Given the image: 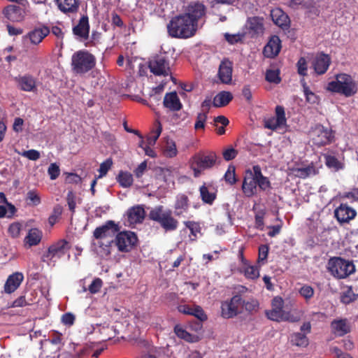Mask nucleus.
<instances>
[{
  "instance_id": "nucleus-35",
  "label": "nucleus",
  "mask_w": 358,
  "mask_h": 358,
  "mask_svg": "<svg viewBox=\"0 0 358 358\" xmlns=\"http://www.w3.org/2000/svg\"><path fill=\"white\" fill-rule=\"evenodd\" d=\"M42 232L36 228L31 229L24 238V242L30 247L37 245L41 241Z\"/></svg>"
},
{
  "instance_id": "nucleus-46",
  "label": "nucleus",
  "mask_w": 358,
  "mask_h": 358,
  "mask_svg": "<svg viewBox=\"0 0 358 358\" xmlns=\"http://www.w3.org/2000/svg\"><path fill=\"white\" fill-rule=\"evenodd\" d=\"M157 126L156 129L155 131H152L150 136H148L147 138V143L149 145H154L162 133V127L161 123L159 121H157Z\"/></svg>"
},
{
  "instance_id": "nucleus-55",
  "label": "nucleus",
  "mask_w": 358,
  "mask_h": 358,
  "mask_svg": "<svg viewBox=\"0 0 358 358\" xmlns=\"http://www.w3.org/2000/svg\"><path fill=\"white\" fill-rule=\"evenodd\" d=\"M297 72L300 76H305L307 75V62L304 57H300L296 63Z\"/></svg>"
},
{
  "instance_id": "nucleus-56",
  "label": "nucleus",
  "mask_w": 358,
  "mask_h": 358,
  "mask_svg": "<svg viewBox=\"0 0 358 358\" xmlns=\"http://www.w3.org/2000/svg\"><path fill=\"white\" fill-rule=\"evenodd\" d=\"M113 164V162L111 159H107L106 161L102 162L100 164L99 172V176L98 178H101L106 175L109 169H110L111 166Z\"/></svg>"
},
{
  "instance_id": "nucleus-10",
  "label": "nucleus",
  "mask_w": 358,
  "mask_h": 358,
  "mask_svg": "<svg viewBox=\"0 0 358 358\" xmlns=\"http://www.w3.org/2000/svg\"><path fill=\"white\" fill-rule=\"evenodd\" d=\"M70 248L71 245L67 241L60 239L49 246L47 252L43 255V261L48 264L55 263L57 260L64 257Z\"/></svg>"
},
{
  "instance_id": "nucleus-53",
  "label": "nucleus",
  "mask_w": 358,
  "mask_h": 358,
  "mask_svg": "<svg viewBox=\"0 0 358 358\" xmlns=\"http://www.w3.org/2000/svg\"><path fill=\"white\" fill-rule=\"evenodd\" d=\"M242 304H241V310L243 308L248 312H252L256 310L258 308L259 303L257 300L252 299L250 301H245L242 299Z\"/></svg>"
},
{
  "instance_id": "nucleus-29",
  "label": "nucleus",
  "mask_w": 358,
  "mask_h": 358,
  "mask_svg": "<svg viewBox=\"0 0 358 358\" xmlns=\"http://www.w3.org/2000/svg\"><path fill=\"white\" fill-rule=\"evenodd\" d=\"M189 199L185 194H178L174 203L175 215L181 216L184 213L187 212L189 209Z\"/></svg>"
},
{
  "instance_id": "nucleus-48",
  "label": "nucleus",
  "mask_w": 358,
  "mask_h": 358,
  "mask_svg": "<svg viewBox=\"0 0 358 358\" xmlns=\"http://www.w3.org/2000/svg\"><path fill=\"white\" fill-rule=\"evenodd\" d=\"M269 251V247L267 245H261L259 247V254L257 262L259 264L264 265L266 262Z\"/></svg>"
},
{
  "instance_id": "nucleus-25",
  "label": "nucleus",
  "mask_w": 358,
  "mask_h": 358,
  "mask_svg": "<svg viewBox=\"0 0 358 358\" xmlns=\"http://www.w3.org/2000/svg\"><path fill=\"white\" fill-rule=\"evenodd\" d=\"M127 215L130 224H138L144 220L145 212L142 206L136 205L128 209Z\"/></svg>"
},
{
  "instance_id": "nucleus-47",
  "label": "nucleus",
  "mask_w": 358,
  "mask_h": 358,
  "mask_svg": "<svg viewBox=\"0 0 358 358\" xmlns=\"http://www.w3.org/2000/svg\"><path fill=\"white\" fill-rule=\"evenodd\" d=\"M284 313L283 310L272 308L271 310L266 311V315L271 320L280 322Z\"/></svg>"
},
{
  "instance_id": "nucleus-11",
  "label": "nucleus",
  "mask_w": 358,
  "mask_h": 358,
  "mask_svg": "<svg viewBox=\"0 0 358 358\" xmlns=\"http://www.w3.org/2000/svg\"><path fill=\"white\" fill-rule=\"evenodd\" d=\"M29 1L23 4H10L4 7L2 13L10 22H21L29 13Z\"/></svg>"
},
{
  "instance_id": "nucleus-14",
  "label": "nucleus",
  "mask_w": 358,
  "mask_h": 358,
  "mask_svg": "<svg viewBox=\"0 0 358 358\" xmlns=\"http://www.w3.org/2000/svg\"><path fill=\"white\" fill-rule=\"evenodd\" d=\"M137 236L132 231H118L114 238V243L120 252H128L136 245Z\"/></svg>"
},
{
  "instance_id": "nucleus-23",
  "label": "nucleus",
  "mask_w": 358,
  "mask_h": 358,
  "mask_svg": "<svg viewBox=\"0 0 358 358\" xmlns=\"http://www.w3.org/2000/svg\"><path fill=\"white\" fill-rule=\"evenodd\" d=\"M281 47L280 38L276 35L272 36L264 48V54L266 57H275L279 54Z\"/></svg>"
},
{
  "instance_id": "nucleus-52",
  "label": "nucleus",
  "mask_w": 358,
  "mask_h": 358,
  "mask_svg": "<svg viewBox=\"0 0 358 358\" xmlns=\"http://www.w3.org/2000/svg\"><path fill=\"white\" fill-rule=\"evenodd\" d=\"M62 207L57 204L53 208L52 215L48 218V222L51 226H53L57 221L58 218L62 213Z\"/></svg>"
},
{
  "instance_id": "nucleus-64",
  "label": "nucleus",
  "mask_w": 358,
  "mask_h": 358,
  "mask_svg": "<svg viewBox=\"0 0 358 358\" xmlns=\"http://www.w3.org/2000/svg\"><path fill=\"white\" fill-rule=\"evenodd\" d=\"M66 201L69 210L73 213L75 212L76 203L75 196L72 192H69L68 193L66 196Z\"/></svg>"
},
{
  "instance_id": "nucleus-33",
  "label": "nucleus",
  "mask_w": 358,
  "mask_h": 358,
  "mask_svg": "<svg viewBox=\"0 0 358 358\" xmlns=\"http://www.w3.org/2000/svg\"><path fill=\"white\" fill-rule=\"evenodd\" d=\"M248 26L250 32L253 34H262L264 31L263 18L259 17H252L248 20Z\"/></svg>"
},
{
  "instance_id": "nucleus-24",
  "label": "nucleus",
  "mask_w": 358,
  "mask_h": 358,
  "mask_svg": "<svg viewBox=\"0 0 358 358\" xmlns=\"http://www.w3.org/2000/svg\"><path fill=\"white\" fill-rule=\"evenodd\" d=\"M217 75L221 83L229 84L232 80V63L228 59L221 62Z\"/></svg>"
},
{
  "instance_id": "nucleus-60",
  "label": "nucleus",
  "mask_w": 358,
  "mask_h": 358,
  "mask_svg": "<svg viewBox=\"0 0 358 358\" xmlns=\"http://www.w3.org/2000/svg\"><path fill=\"white\" fill-rule=\"evenodd\" d=\"M51 180H55L60 174V169L56 164H51L48 169Z\"/></svg>"
},
{
  "instance_id": "nucleus-16",
  "label": "nucleus",
  "mask_w": 358,
  "mask_h": 358,
  "mask_svg": "<svg viewBox=\"0 0 358 358\" xmlns=\"http://www.w3.org/2000/svg\"><path fill=\"white\" fill-rule=\"evenodd\" d=\"M356 215V210L347 203H341L334 210V217L341 224L349 223Z\"/></svg>"
},
{
  "instance_id": "nucleus-18",
  "label": "nucleus",
  "mask_w": 358,
  "mask_h": 358,
  "mask_svg": "<svg viewBox=\"0 0 358 358\" xmlns=\"http://www.w3.org/2000/svg\"><path fill=\"white\" fill-rule=\"evenodd\" d=\"M73 34L78 38L87 40L90 34V23L87 15H83L77 25L73 27Z\"/></svg>"
},
{
  "instance_id": "nucleus-19",
  "label": "nucleus",
  "mask_w": 358,
  "mask_h": 358,
  "mask_svg": "<svg viewBox=\"0 0 358 358\" xmlns=\"http://www.w3.org/2000/svg\"><path fill=\"white\" fill-rule=\"evenodd\" d=\"M331 64L330 57L323 52L319 53L313 62V66L315 73L322 75L327 72Z\"/></svg>"
},
{
  "instance_id": "nucleus-62",
  "label": "nucleus",
  "mask_w": 358,
  "mask_h": 358,
  "mask_svg": "<svg viewBox=\"0 0 358 358\" xmlns=\"http://www.w3.org/2000/svg\"><path fill=\"white\" fill-rule=\"evenodd\" d=\"M76 320L75 315L71 313H66L62 316V322L64 324L71 326L74 324Z\"/></svg>"
},
{
  "instance_id": "nucleus-13",
  "label": "nucleus",
  "mask_w": 358,
  "mask_h": 358,
  "mask_svg": "<svg viewBox=\"0 0 358 358\" xmlns=\"http://www.w3.org/2000/svg\"><path fill=\"white\" fill-rule=\"evenodd\" d=\"M148 67L152 73L157 76L171 75L170 61L164 55H156L148 62Z\"/></svg>"
},
{
  "instance_id": "nucleus-54",
  "label": "nucleus",
  "mask_w": 358,
  "mask_h": 358,
  "mask_svg": "<svg viewBox=\"0 0 358 358\" xmlns=\"http://www.w3.org/2000/svg\"><path fill=\"white\" fill-rule=\"evenodd\" d=\"M357 298V295H356L351 288L346 290L341 296V301L343 303L348 304L355 301Z\"/></svg>"
},
{
  "instance_id": "nucleus-57",
  "label": "nucleus",
  "mask_w": 358,
  "mask_h": 358,
  "mask_svg": "<svg viewBox=\"0 0 358 358\" xmlns=\"http://www.w3.org/2000/svg\"><path fill=\"white\" fill-rule=\"evenodd\" d=\"M21 227L19 222L12 223L8 227V232L11 237L17 238L20 234Z\"/></svg>"
},
{
  "instance_id": "nucleus-50",
  "label": "nucleus",
  "mask_w": 358,
  "mask_h": 358,
  "mask_svg": "<svg viewBox=\"0 0 358 358\" xmlns=\"http://www.w3.org/2000/svg\"><path fill=\"white\" fill-rule=\"evenodd\" d=\"M208 114H206L204 113H199L197 114L195 124H194V129L199 130V129H204L206 122L207 120V116Z\"/></svg>"
},
{
  "instance_id": "nucleus-51",
  "label": "nucleus",
  "mask_w": 358,
  "mask_h": 358,
  "mask_svg": "<svg viewBox=\"0 0 358 358\" xmlns=\"http://www.w3.org/2000/svg\"><path fill=\"white\" fill-rule=\"evenodd\" d=\"M245 276L248 279L255 280L259 278V271L257 266H248L244 271Z\"/></svg>"
},
{
  "instance_id": "nucleus-49",
  "label": "nucleus",
  "mask_w": 358,
  "mask_h": 358,
  "mask_svg": "<svg viewBox=\"0 0 358 358\" xmlns=\"http://www.w3.org/2000/svg\"><path fill=\"white\" fill-rule=\"evenodd\" d=\"M236 169L234 166L230 165L228 167L227 171H226L224 174V180L225 181L230 184V185H234L236 181Z\"/></svg>"
},
{
  "instance_id": "nucleus-9",
  "label": "nucleus",
  "mask_w": 358,
  "mask_h": 358,
  "mask_svg": "<svg viewBox=\"0 0 358 358\" xmlns=\"http://www.w3.org/2000/svg\"><path fill=\"white\" fill-rule=\"evenodd\" d=\"M310 135L313 144L317 147L329 145L334 139L333 130L321 124H317L312 128Z\"/></svg>"
},
{
  "instance_id": "nucleus-15",
  "label": "nucleus",
  "mask_w": 358,
  "mask_h": 358,
  "mask_svg": "<svg viewBox=\"0 0 358 358\" xmlns=\"http://www.w3.org/2000/svg\"><path fill=\"white\" fill-rule=\"evenodd\" d=\"M206 6L203 3L191 2L185 8L184 13L198 27L199 22L206 17Z\"/></svg>"
},
{
  "instance_id": "nucleus-40",
  "label": "nucleus",
  "mask_w": 358,
  "mask_h": 358,
  "mask_svg": "<svg viewBox=\"0 0 358 358\" xmlns=\"http://www.w3.org/2000/svg\"><path fill=\"white\" fill-rule=\"evenodd\" d=\"M326 166L329 169H334L338 171L343 168V164L334 156L330 155H324Z\"/></svg>"
},
{
  "instance_id": "nucleus-61",
  "label": "nucleus",
  "mask_w": 358,
  "mask_h": 358,
  "mask_svg": "<svg viewBox=\"0 0 358 358\" xmlns=\"http://www.w3.org/2000/svg\"><path fill=\"white\" fill-rule=\"evenodd\" d=\"M22 155L23 157H27V159H30V160H33V161H36V160H38L41 155H40V152L36 150H27V151H24L23 153L22 154Z\"/></svg>"
},
{
  "instance_id": "nucleus-58",
  "label": "nucleus",
  "mask_w": 358,
  "mask_h": 358,
  "mask_svg": "<svg viewBox=\"0 0 358 358\" xmlns=\"http://www.w3.org/2000/svg\"><path fill=\"white\" fill-rule=\"evenodd\" d=\"M102 285H103V282H102L101 279L96 278L90 285V286L88 287V290L92 294L97 293L100 291Z\"/></svg>"
},
{
  "instance_id": "nucleus-27",
  "label": "nucleus",
  "mask_w": 358,
  "mask_h": 358,
  "mask_svg": "<svg viewBox=\"0 0 358 358\" xmlns=\"http://www.w3.org/2000/svg\"><path fill=\"white\" fill-rule=\"evenodd\" d=\"M50 30L49 27L43 25L30 31L27 34V37L29 38L32 44L38 45L43 41L45 37H46L50 34Z\"/></svg>"
},
{
  "instance_id": "nucleus-3",
  "label": "nucleus",
  "mask_w": 358,
  "mask_h": 358,
  "mask_svg": "<svg viewBox=\"0 0 358 358\" xmlns=\"http://www.w3.org/2000/svg\"><path fill=\"white\" fill-rule=\"evenodd\" d=\"M169 34L173 38L193 36L198 27L184 13L173 17L167 25Z\"/></svg>"
},
{
  "instance_id": "nucleus-5",
  "label": "nucleus",
  "mask_w": 358,
  "mask_h": 358,
  "mask_svg": "<svg viewBox=\"0 0 358 358\" xmlns=\"http://www.w3.org/2000/svg\"><path fill=\"white\" fill-rule=\"evenodd\" d=\"M150 220L154 221L165 231H173L178 227V221L173 216L170 209L165 208L162 205H158L152 208L148 214Z\"/></svg>"
},
{
  "instance_id": "nucleus-12",
  "label": "nucleus",
  "mask_w": 358,
  "mask_h": 358,
  "mask_svg": "<svg viewBox=\"0 0 358 358\" xmlns=\"http://www.w3.org/2000/svg\"><path fill=\"white\" fill-rule=\"evenodd\" d=\"M242 297L236 294L230 299L221 303V316L224 319H231L242 313Z\"/></svg>"
},
{
  "instance_id": "nucleus-22",
  "label": "nucleus",
  "mask_w": 358,
  "mask_h": 358,
  "mask_svg": "<svg viewBox=\"0 0 358 358\" xmlns=\"http://www.w3.org/2000/svg\"><path fill=\"white\" fill-rule=\"evenodd\" d=\"M271 17L274 24L282 29H287L289 27L290 20L282 9L276 8L271 10Z\"/></svg>"
},
{
  "instance_id": "nucleus-7",
  "label": "nucleus",
  "mask_w": 358,
  "mask_h": 358,
  "mask_svg": "<svg viewBox=\"0 0 358 358\" xmlns=\"http://www.w3.org/2000/svg\"><path fill=\"white\" fill-rule=\"evenodd\" d=\"M71 69L76 74H84L96 65L95 57L87 50H78L71 57Z\"/></svg>"
},
{
  "instance_id": "nucleus-31",
  "label": "nucleus",
  "mask_w": 358,
  "mask_h": 358,
  "mask_svg": "<svg viewBox=\"0 0 358 358\" xmlns=\"http://www.w3.org/2000/svg\"><path fill=\"white\" fill-rule=\"evenodd\" d=\"M174 333L179 338L189 343H196L199 341V337L197 335L189 333L180 324H176L174 327Z\"/></svg>"
},
{
  "instance_id": "nucleus-30",
  "label": "nucleus",
  "mask_w": 358,
  "mask_h": 358,
  "mask_svg": "<svg viewBox=\"0 0 358 358\" xmlns=\"http://www.w3.org/2000/svg\"><path fill=\"white\" fill-rule=\"evenodd\" d=\"M291 171L292 173L294 175V176L303 179L318 173V171L316 169L313 162L306 167L292 168Z\"/></svg>"
},
{
  "instance_id": "nucleus-28",
  "label": "nucleus",
  "mask_w": 358,
  "mask_h": 358,
  "mask_svg": "<svg viewBox=\"0 0 358 358\" xmlns=\"http://www.w3.org/2000/svg\"><path fill=\"white\" fill-rule=\"evenodd\" d=\"M18 87L24 92H34L36 90V79L31 75L26 74L15 78Z\"/></svg>"
},
{
  "instance_id": "nucleus-32",
  "label": "nucleus",
  "mask_w": 358,
  "mask_h": 358,
  "mask_svg": "<svg viewBox=\"0 0 358 358\" xmlns=\"http://www.w3.org/2000/svg\"><path fill=\"white\" fill-rule=\"evenodd\" d=\"M233 99V95L230 92L222 91L213 99V104L216 108L224 107Z\"/></svg>"
},
{
  "instance_id": "nucleus-34",
  "label": "nucleus",
  "mask_w": 358,
  "mask_h": 358,
  "mask_svg": "<svg viewBox=\"0 0 358 358\" xmlns=\"http://www.w3.org/2000/svg\"><path fill=\"white\" fill-rule=\"evenodd\" d=\"M116 180L120 187L129 188L134 182L133 175L129 171H120L116 176Z\"/></svg>"
},
{
  "instance_id": "nucleus-1",
  "label": "nucleus",
  "mask_w": 358,
  "mask_h": 358,
  "mask_svg": "<svg viewBox=\"0 0 358 358\" xmlns=\"http://www.w3.org/2000/svg\"><path fill=\"white\" fill-rule=\"evenodd\" d=\"M119 231L118 224L113 220H108L94 230L92 245L99 256L107 257L110 255V248Z\"/></svg>"
},
{
  "instance_id": "nucleus-41",
  "label": "nucleus",
  "mask_w": 358,
  "mask_h": 358,
  "mask_svg": "<svg viewBox=\"0 0 358 358\" xmlns=\"http://www.w3.org/2000/svg\"><path fill=\"white\" fill-rule=\"evenodd\" d=\"M178 150L176 148V145L174 141L170 139L169 138H166V145L164 149V155L166 157L172 158L177 155Z\"/></svg>"
},
{
  "instance_id": "nucleus-42",
  "label": "nucleus",
  "mask_w": 358,
  "mask_h": 358,
  "mask_svg": "<svg viewBox=\"0 0 358 358\" xmlns=\"http://www.w3.org/2000/svg\"><path fill=\"white\" fill-rule=\"evenodd\" d=\"M184 224L190 231V239L195 241L197 234L201 232L199 223L194 221H185Z\"/></svg>"
},
{
  "instance_id": "nucleus-63",
  "label": "nucleus",
  "mask_w": 358,
  "mask_h": 358,
  "mask_svg": "<svg viewBox=\"0 0 358 358\" xmlns=\"http://www.w3.org/2000/svg\"><path fill=\"white\" fill-rule=\"evenodd\" d=\"M147 169V162L146 161H144L141 162L137 168L134 171V176L137 178H140L143 176L145 171Z\"/></svg>"
},
{
  "instance_id": "nucleus-44",
  "label": "nucleus",
  "mask_w": 358,
  "mask_h": 358,
  "mask_svg": "<svg viewBox=\"0 0 358 358\" xmlns=\"http://www.w3.org/2000/svg\"><path fill=\"white\" fill-rule=\"evenodd\" d=\"M299 293L306 302H308L313 297L315 290L310 285H303L299 289Z\"/></svg>"
},
{
  "instance_id": "nucleus-37",
  "label": "nucleus",
  "mask_w": 358,
  "mask_h": 358,
  "mask_svg": "<svg viewBox=\"0 0 358 358\" xmlns=\"http://www.w3.org/2000/svg\"><path fill=\"white\" fill-rule=\"evenodd\" d=\"M200 196L205 203L212 205L216 199V193L210 192L208 187L203 184L199 188Z\"/></svg>"
},
{
  "instance_id": "nucleus-45",
  "label": "nucleus",
  "mask_w": 358,
  "mask_h": 358,
  "mask_svg": "<svg viewBox=\"0 0 358 358\" xmlns=\"http://www.w3.org/2000/svg\"><path fill=\"white\" fill-rule=\"evenodd\" d=\"M266 80L275 83V84H279L281 82V78L280 77V71L278 69L273 70V69H268L266 72V76H265Z\"/></svg>"
},
{
  "instance_id": "nucleus-59",
  "label": "nucleus",
  "mask_w": 358,
  "mask_h": 358,
  "mask_svg": "<svg viewBox=\"0 0 358 358\" xmlns=\"http://www.w3.org/2000/svg\"><path fill=\"white\" fill-rule=\"evenodd\" d=\"M238 151L232 147L228 148L222 152V156L224 160L230 161L236 158Z\"/></svg>"
},
{
  "instance_id": "nucleus-38",
  "label": "nucleus",
  "mask_w": 358,
  "mask_h": 358,
  "mask_svg": "<svg viewBox=\"0 0 358 358\" xmlns=\"http://www.w3.org/2000/svg\"><path fill=\"white\" fill-rule=\"evenodd\" d=\"M331 327L334 333L339 336H344L350 331V328L345 320H334L331 322Z\"/></svg>"
},
{
  "instance_id": "nucleus-4",
  "label": "nucleus",
  "mask_w": 358,
  "mask_h": 358,
  "mask_svg": "<svg viewBox=\"0 0 358 358\" xmlns=\"http://www.w3.org/2000/svg\"><path fill=\"white\" fill-rule=\"evenodd\" d=\"M190 168L195 178L199 177L206 170L213 169L220 163V159L215 151H199L190 159Z\"/></svg>"
},
{
  "instance_id": "nucleus-43",
  "label": "nucleus",
  "mask_w": 358,
  "mask_h": 358,
  "mask_svg": "<svg viewBox=\"0 0 358 358\" xmlns=\"http://www.w3.org/2000/svg\"><path fill=\"white\" fill-rule=\"evenodd\" d=\"M26 201L29 206H36L41 202V197L36 190H30L27 193Z\"/></svg>"
},
{
  "instance_id": "nucleus-21",
  "label": "nucleus",
  "mask_w": 358,
  "mask_h": 358,
  "mask_svg": "<svg viewBox=\"0 0 358 358\" xmlns=\"http://www.w3.org/2000/svg\"><path fill=\"white\" fill-rule=\"evenodd\" d=\"M58 9L66 15L78 13L80 5V0H55Z\"/></svg>"
},
{
  "instance_id": "nucleus-20",
  "label": "nucleus",
  "mask_w": 358,
  "mask_h": 358,
  "mask_svg": "<svg viewBox=\"0 0 358 358\" xmlns=\"http://www.w3.org/2000/svg\"><path fill=\"white\" fill-rule=\"evenodd\" d=\"M163 106L171 112L179 111L182 108V104L175 91L166 93L163 100Z\"/></svg>"
},
{
  "instance_id": "nucleus-8",
  "label": "nucleus",
  "mask_w": 358,
  "mask_h": 358,
  "mask_svg": "<svg viewBox=\"0 0 358 358\" xmlns=\"http://www.w3.org/2000/svg\"><path fill=\"white\" fill-rule=\"evenodd\" d=\"M327 268L334 277L340 279L348 277L355 271V266L352 262L338 257L330 258Z\"/></svg>"
},
{
  "instance_id": "nucleus-2",
  "label": "nucleus",
  "mask_w": 358,
  "mask_h": 358,
  "mask_svg": "<svg viewBox=\"0 0 358 358\" xmlns=\"http://www.w3.org/2000/svg\"><path fill=\"white\" fill-rule=\"evenodd\" d=\"M241 189L243 194L251 198L257 194V190L263 192L271 189V183L266 176L262 174L259 165H255L251 169L245 170Z\"/></svg>"
},
{
  "instance_id": "nucleus-36",
  "label": "nucleus",
  "mask_w": 358,
  "mask_h": 358,
  "mask_svg": "<svg viewBox=\"0 0 358 358\" xmlns=\"http://www.w3.org/2000/svg\"><path fill=\"white\" fill-rule=\"evenodd\" d=\"M290 343L292 345L306 348L309 344V340L305 334L295 332L291 334Z\"/></svg>"
},
{
  "instance_id": "nucleus-17",
  "label": "nucleus",
  "mask_w": 358,
  "mask_h": 358,
  "mask_svg": "<svg viewBox=\"0 0 358 358\" xmlns=\"http://www.w3.org/2000/svg\"><path fill=\"white\" fill-rule=\"evenodd\" d=\"M275 117H271L264 121V127L276 130L278 128L286 125L287 119L285 117V108L282 106H277L275 107Z\"/></svg>"
},
{
  "instance_id": "nucleus-26",
  "label": "nucleus",
  "mask_w": 358,
  "mask_h": 358,
  "mask_svg": "<svg viewBox=\"0 0 358 358\" xmlns=\"http://www.w3.org/2000/svg\"><path fill=\"white\" fill-rule=\"evenodd\" d=\"M23 280L24 275L22 273L16 272L10 275L4 285L5 292L8 294L14 292L20 287Z\"/></svg>"
},
{
  "instance_id": "nucleus-39",
  "label": "nucleus",
  "mask_w": 358,
  "mask_h": 358,
  "mask_svg": "<svg viewBox=\"0 0 358 358\" xmlns=\"http://www.w3.org/2000/svg\"><path fill=\"white\" fill-rule=\"evenodd\" d=\"M192 316H194L196 318H197L200 322H204L207 320L208 317L206 314L205 313L203 308L198 305H193V312L192 313ZM202 328V324L201 322H197L195 324V331H199Z\"/></svg>"
},
{
  "instance_id": "nucleus-6",
  "label": "nucleus",
  "mask_w": 358,
  "mask_h": 358,
  "mask_svg": "<svg viewBox=\"0 0 358 358\" xmlns=\"http://www.w3.org/2000/svg\"><path fill=\"white\" fill-rule=\"evenodd\" d=\"M327 90L350 97L357 92V85L351 76L340 73L336 76L335 80L328 83Z\"/></svg>"
}]
</instances>
